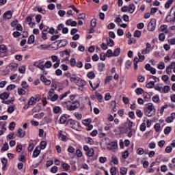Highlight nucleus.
Segmentation results:
<instances>
[{"label": "nucleus", "mask_w": 175, "mask_h": 175, "mask_svg": "<svg viewBox=\"0 0 175 175\" xmlns=\"http://www.w3.org/2000/svg\"><path fill=\"white\" fill-rule=\"evenodd\" d=\"M62 106L68 111H73L80 107V103L79 101H65L62 103Z\"/></svg>", "instance_id": "nucleus-1"}, {"label": "nucleus", "mask_w": 175, "mask_h": 175, "mask_svg": "<svg viewBox=\"0 0 175 175\" xmlns=\"http://www.w3.org/2000/svg\"><path fill=\"white\" fill-rule=\"evenodd\" d=\"M144 113L147 117H154L155 113H157V109H155L154 104L151 103L146 104Z\"/></svg>", "instance_id": "nucleus-2"}, {"label": "nucleus", "mask_w": 175, "mask_h": 175, "mask_svg": "<svg viewBox=\"0 0 175 175\" xmlns=\"http://www.w3.org/2000/svg\"><path fill=\"white\" fill-rule=\"evenodd\" d=\"M69 94H70V92H66L64 94H61L60 96H58V94H53L51 97L47 98L48 100H51V102H57V100H58V99H59V100H63V99L64 98H66V96H68V95H69Z\"/></svg>", "instance_id": "nucleus-3"}, {"label": "nucleus", "mask_w": 175, "mask_h": 175, "mask_svg": "<svg viewBox=\"0 0 175 175\" xmlns=\"http://www.w3.org/2000/svg\"><path fill=\"white\" fill-rule=\"evenodd\" d=\"M156 27H157V19L152 18L150 20V21L148 24V31H150V32H153V31H155Z\"/></svg>", "instance_id": "nucleus-4"}, {"label": "nucleus", "mask_w": 175, "mask_h": 175, "mask_svg": "<svg viewBox=\"0 0 175 175\" xmlns=\"http://www.w3.org/2000/svg\"><path fill=\"white\" fill-rule=\"evenodd\" d=\"M174 13L173 15H174V18H172V15L169 14L166 18H165V20L167 21V23H175V5L173 6L172 8H171V10H170V13Z\"/></svg>", "instance_id": "nucleus-5"}, {"label": "nucleus", "mask_w": 175, "mask_h": 175, "mask_svg": "<svg viewBox=\"0 0 175 175\" xmlns=\"http://www.w3.org/2000/svg\"><path fill=\"white\" fill-rule=\"evenodd\" d=\"M109 146L107 148V150H109V151H113V150H117V147H118V145L116 142H111Z\"/></svg>", "instance_id": "nucleus-6"}, {"label": "nucleus", "mask_w": 175, "mask_h": 175, "mask_svg": "<svg viewBox=\"0 0 175 175\" xmlns=\"http://www.w3.org/2000/svg\"><path fill=\"white\" fill-rule=\"evenodd\" d=\"M12 14H13L12 13V11H10V10L6 11V12L3 14V18L5 20H10V18H12Z\"/></svg>", "instance_id": "nucleus-7"}, {"label": "nucleus", "mask_w": 175, "mask_h": 175, "mask_svg": "<svg viewBox=\"0 0 175 175\" xmlns=\"http://www.w3.org/2000/svg\"><path fill=\"white\" fill-rule=\"evenodd\" d=\"M40 79L46 85H50V84H51V81L50 79H47L44 75H41Z\"/></svg>", "instance_id": "nucleus-8"}, {"label": "nucleus", "mask_w": 175, "mask_h": 175, "mask_svg": "<svg viewBox=\"0 0 175 175\" xmlns=\"http://www.w3.org/2000/svg\"><path fill=\"white\" fill-rule=\"evenodd\" d=\"M8 67L12 72H14L15 70H17V68H18V64L17 63H11L8 65Z\"/></svg>", "instance_id": "nucleus-9"}, {"label": "nucleus", "mask_w": 175, "mask_h": 175, "mask_svg": "<svg viewBox=\"0 0 175 175\" xmlns=\"http://www.w3.org/2000/svg\"><path fill=\"white\" fill-rule=\"evenodd\" d=\"M75 84H77L78 85V87H84L87 84V83L85 82V81H84L80 78H78Z\"/></svg>", "instance_id": "nucleus-10"}, {"label": "nucleus", "mask_w": 175, "mask_h": 175, "mask_svg": "<svg viewBox=\"0 0 175 175\" xmlns=\"http://www.w3.org/2000/svg\"><path fill=\"white\" fill-rule=\"evenodd\" d=\"M6 51V46L4 44L0 45V57H5V53Z\"/></svg>", "instance_id": "nucleus-11"}, {"label": "nucleus", "mask_w": 175, "mask_h": 175, "mask_svg": "<svg viewBox=\"0 0 175 175\" xmlns=\"http://www.w3.org/2000/svg\"><path fill=\"white\" fill-rule=\"evenodd\" d=\"M53 111L55 114H61L62 113V108L59 106L53 107Z\"/></svg>", "instance_id": "nucleus-12"}, {"label": "nucleus", "mask_w": 175, "mask_h": 175, "mask_svg": "<svg viewBox=\"0 0 175 175\" xmlns=\"http://www.w3.org/2000/svg\"><path fill=\"white\" fill-rule=\"evenodd\" d=\"M44 62H40L39 63L36 62L33 64L34 66H36V68H38V69H40V70H44Z\"/></svg>", "instance_id": "nucleus-13"}, {"label": "nucleus", "mask_w": 175, "mask_h": 175, "mask_svg": "<svg viewBox=\"0 0 175 175\" xmlns=\"http://www.w3.org/2000/svg\"><path fill=\"white\" fill-rule=\"evenodd\" d=\"M16 136L18 137H24V136H25V131H24L22 129H19L16 133Z\"/></svg>", "instance_id": "nucleus-14"}, {"label": "nucleus", "mask_w": 175, "mask_h": 175, "mask_svg": "<svg viewBox=\"0 0 175 175\" xmlns=\"http://www.w3.org/2000/svg\"><path fill=\"white\" fill-rule=\"evenodd\" d=\"M90 87L92 88L93 91H95L96 88H99V86L100 85V81H98L97 83L95 84L94 85L92 84V82L91 81H89Z\"/></svg>", "instance_id": "nucleus-15"}, {"label": "nucleus", "mask_w": 175, "mask_h": 175, "mask_svg": "<svg viewBox=\"0 0 175 175\" xmlns=\"http://www.w3.org/2000/svg\"><path fill=\"white\" fill-rule=\"evenodd\" d=\"M57 42H58L57 46H59V47H65V46L68 44V40H60Z\"/></svg>", "instance_id": "nucleus-16"}, {"label": "nucleus", "mask_w": 175, "mask_h": 175, "mask_svg": "<svg viewBox=\"0 0 175 175\" xmlns=\"http://www.w3.org/2000/svg\"><path fill=\"white\" fill-rule=\"evenodd\" d=\"M36 102H38V99L36 98L31 97L29 99L28 105H29L30 106H33V105L36 104Z\"/></svg>", "instance_id": "nucleus-17"}, {"label": "nucleus", "mask_w": 175, "mask_h": 175, "mask_svg": "<svg viewBox=\"0 0 175 175\" xmlns=\"http://www.w3.org/2000/svg\"><path fill=\"white\" fill-rule=\"evenodd\" d=\"M63 55H66L64 59L62 60V62H66V61H69V57H70V53L69 51H65L64 52L62 53Z\"/></svg>", "instance_id": "nucleus-18"}, {"label": "nucleus", "mask_w": 175, "mask_h": 175, "mask_svg": "<svg viewBox=\"0 0 175 175\" xmlns=\"http://www.w3.org/2000/svg\"><path fill=\"white\" fill-rule=\"evenodd\" d=\"M51 66H53V63L51 62V61L48 60L44 64V70H45V69H50Z\"/></svg>", "instance_id": "nucleus-19"}, {"label": "nucleus", "mask_w": 175, "mask_h": 175, "mask_svg": "<svg viewBox=\"0 0 175 175\" xmlns=\"http://www.w3.org/2000/svg\"><path fill=\"white\" fill-rule=\"evenodd\" d=\"M29 144L28 146V151L31 152L33 150V148H35V144H33V140L30 139L29 142Z\"/></svg>", "instance_id": "nucleus-20"}, {"label": "nucleus", "mask_w": 175, "mask_h": 175, "mask_svg": "<svg viewBox=\"0 0 175 175\" xmlns=\"http://www.w3.org/2000/svg\"><path fill=\"white\" fill-rule=\"evenodd\" d=\"M106 41L107 46H109V47H113V46H114V41L111 40V38L108 37L106 38Z\"/></svg>", "instance_id": "nucleus-21"}, {"label": "nucleus", "mask_w": 175, "mask_h": 175, "mask_svg": "<svg viewBox=\"0 0 175 175\" xmlns=\"http://www.w3.org/2000/svg\"><path fill=\"white\" fill-rule=\"evenodd\" d=\"M128 6H129V13H131L132 14V13L135 12V9H136V7L133 3H131Z\"/></svg>", "instance_id": "nucleus-22"}, {"label": "nucleus", "mask_w": 175, "mask_h": 175, "mask_svg": "<svg viewBox=\"0 0 175 175\" xmlns=\"http://www.w3.org/2000/svg\"><path fill=\"white\" fill-rule=\"evenodd\" d=\"M169 106L167 105H165L162 107H161L159 109L158 111L160 114V116H162V114H163V111H165V109H167Z\"/></svg>", "instance_id": "nucleus-23"}, {"label": "nucleus", "mask_w": 175, "mask_h": 175, "mask_svg": "<svg viewBox=\"0 0 175 175\" xmlns=\"http://www.w3.org/2000/svg\"><path fill=\"white\" fill-rule=\"evenodd\" d=\"M80 127V122L75 121L74 122L72 126H71L72 129H75V131H79V128Z\"/></svg>", "instance_id": "nucleus-24"}, {"label": "nucleus", "mask_w": 175, "mask_h": 175, "mask_svg": "<svg viewBox=\"0 0 175 175\" xmlns=\"http://www.w3.org/2000/svg\"><path fill=\"white\" fill-rule=\"evenodd\" d=\"M8 98H9V93L3 92L0 94V99H1V100H5L8 99Z\"/></svg>", "instance_id": "nucleus-25"}, {"label": "nucleus", "mask_w": 175, "mask_h": 175, "mask_svg": "<svg viewBox=\"0 0 175 175\" xmlns=\"http://www.w3.org/2000/svg\"><path fill=\"white\" fill-rule=\"evenodd\" d=\"M173 2H174V0H168L165 4V9H170V6L173 5Z\"/></svg>", "instance_id": "nucleus-26"}, {"label": "nucleus", "mask_w": 175, "mask_h": 175, "mask_svg": "<svg viewBox=\"0 0 175 175\" xmlns=\"http://www.w3.org/2000/svg\"><path fill=\"white\" fill-rule=\"evenodd\" d=\"M170 91V87L165 85L163 88H161V94H167Z\"/></svg>", "instance_id": "nucleus-27"}, {"label": "nucleus", "mask_w": 175, "mask_h": 175, "mask_svg": "<svg viewBox=\"0 0 175 175\" xmlns=\"http://www.w3.org/2000/svg\"><path fill=\"white\" fill-rule=\"evenodd\" d=\"M27 43H28V44H32L33 43H35V36L31 35L29 37Z\"/></svg>", "instance_id": "nucleus-28"}, {"label": "nucleus", "mask_w": 175, "mask_h": 175, "mask_svg": "<svg viewBox=\"0 0 175 175\" xmlns=\"http://www.w3.org/2000/svg\"><path fill=\"white\" fill-rule=\"evenodd\" d=\"M55 90H57V86H55V88H51V89L48 92L47 98H50L52 95H54V91H55Z\"/></svg>", "instance_id": "nucleus-29"}, {"label": "nucleus", "mask_w": 175, "mask_h": 175, "mask_svg": "<svg viewBox=\"0 0 175 175\" xmlns=\"http://www.w3.org/2000/svg\"><path fill=\"white\" fill-rule=\"evenodd\" d=\"M95 94H96V97L97 98V100H98V102L102 103V100H103V96L98 93V92H96Z\"/></svg>", "instance_id": "nucleus-30"}, {"label": "nucleus", "mask_w": 175, "mask_h": 175, "mask_svg": "<svg viewBox=\"0 0 175 175\" xmlns=\"http://www.w3.org/2000/svg\"><path fill=\"white\" fill-rule=\"evenodd\" d=\"M148 79L149 80H154L153 81L154 83H158L159 81V78L154 76V75H148Z\"/></svg>", "instance_id": "nucleus-31"}, {"label": "nucleus", "mask_w": 175, "mask_h": 175, "mask_svg": "<svg viewBox=\"0 0 175 175\" xmlns=\"http://www.w3.org/2000/svg\"><path fill=\"white\" fill-rule=\"evenodd\" d=\"M85 140L86 143H88V144H90L91 146H92V144H94V139L92 138H91L90 137H85Z\"/></svg>", "instance_id": "nucleus-32"}, {"label": "nucleus", "mask_w": 175, "mask_h": 175, "mask_svg": "<svg viewBox=\"0 0 175 175\" xmlns=\"http://www.w3.org/2000/svg\"><path fill=\"white\" fill-rule=\"evenodd\" d=\"M121 54V49L117 48L113 51V57H118Z\"/></svg>", "instance_id": "nucleus-33"}, {"label": "nucleus", "mask_w": 175, "mask_h": 175, "mask_svg": "<svg viewBox=\"0 0 175 175\" xmlns=\"http://www.w3.org/2000/svg\"><path fill=\"white\" fill-rule=\"evenodd\" d=\"M118 172V170H117V167H112L110 169V173L111 175H117V172Z\"/></svg>", "instance_id": "nucleus-34"}, {"label": "nucleus", "mask_w": 175, "mask_h": 175, "mask_svg": "<svg viewBox=\"0 0 175 175\" xmlns=\"http://www.w3.org/2000/svg\"><path fill=\"white\" fill-rule=\"evenodd\" d=\"M135 92L137 94V95H142V94H144V90L141 88H137L135 89Z\"/></svg>", "instance_id": "nucleus-35"}, {"label": "nucleus", "mask_w": 175, "mask_h": 175, "mask_svg": "<svg viewBox=\"0 0 175 175\" xmlns=\"http://www.w3.org/2000/svg\"><path fill=\"white\" fill-rule=\"evenodd\" d=\"M154 85H155V82L154 81H150L146 84V88H154Z\"/></svg>", "instance_id": "nucleus-36"}, {"label": "nucleus", "mask_w": 175, "mask_h": 175, "mask_svg": "<svg viewBox=\"0 0 175 175\" xmlns=\"http://www.w3.org/2000/svg\"><path fill=\"white\" fill-rule=\"evenodd\" d=\"M79 78V77H77L76 75H73L70 76V81H72V83H76Z\"/></svg>", "instance_id": "nucleus-37"}, {"label": "nucleus", "mask_w": 175, "mask_h": 175, "mask_svg": "<svg viewBox=\"0 0 175 175\" xmlns=\"http://www.w3.org/2000/svg\"><path fill=\"white\" fill-rule=\"evenodd\" d=\"M144 98L145 99L146 102H150L151 100V96L148 93H144Z\"/></svg>", "instance_id": "nucleus-38"}, {"label": "nucleus", "mask_w": 175, "mask_h": 175, "mask_svg": "<svg viewBox=\"0 0 175 175\" xmlns=\"http://www.w3.org/2000/svg\"><path fill=\"white\" fill-rule=\"evenodd\" d=\"M152 100H153L154 103H159V102H161V100L159 99V96L158 95L154 96L152 98Z\"/></svg>", "instance_id": "nucleus-39"}, {"label": "nucleus", "mask_w": 175, "mask_h": 175, "mask_svg": "<svg viewBox=\"0 0 175 175\" xmlns=\"http://www.w3.org/2000/svg\"><path fill=\"white\" fill-rule=\"evenodd\" d=\"M66 120H68V118H66V115H63L59 119L60 124H65L66 122Z\"/></svg>", "instance_id": "nucleus-40"}, {"label": "nucleus", "mask_w": 175, "mask_h": 175, "mask_svg": "<svg viewBox=\"0 0 175 175\" xmlns=\"http://www.w3.org/2000/svg\"><path fill=\"white\" fill-rule=\"evenodd\" d=\"M75 121L73 120V119H69L67 122H66V125H68V126H70V128H72V125L75 124Z\"/></svg>", "instance_id": "nucleus-41"}, {"label": "nucleus", "mask_w": 175, "mask_h": 175, "mask_svg": "<svg viewBox=\"0 0 175 175\" xmlns=\"http://www.w3.org/2000/svg\"><path fill=\"white\" fill-rule=\"evenodd\" d=\"M62 166L63 169H64V170H66V172H68V170H69L70 169V165H69V164H68L66 163H63Z\"/></svg>", "instance_id": "nucleus-42"}, {"label": "nucleus", "mask_w": 175, "mask_h": 175, "mask_svg": "<svg viewBox=\"0 0 175 175\" xmlns=\"http://www.w3.org/2000/svg\"><path fill=\"white\" fill-rule=\"evenodd\" d=\"M40 154V150L36 148L33 152V157L34 158H37V157H39V154Z\"/></svg>", "instance_id": "nucleus-43"}, {"label": "nucleus", "mask_w": 175, "mask_h": 175, "mask_svg": "<svg viewBox=\"0 0 175 175\" xmlns=\"http://www.w3.org/2000/svg\"><path fill=\"white\" fill-rule=\"evenodd\" d=\"M91 122H92V120H91V118L85 119L82 121V124H83V125H88L91 124Z\"/></svg>", "instance_id": "nucleus-44"}, {"label": "nucleus", "mask_w": 175, "mask_h": 175, "mask_svg": "<svg viewBox=\"0 0 175 175\" xmlns=\"http://www.w3.org/2000/svg\"><path fill=\"white\" fill-rule=\"evenodd\" d=\"M105 64L103 63H99L98 64V70L99 72H103V70H105Z\"/></svg>", "instance_id": "nucleus-45"}, {"label": "nucleus", "mask_w": 175, "mask_h": 175, "mask_svg": "<svg viewBox=\"0 0 175 175\" xmlns=\"http://www.w3.org/2000/svg\"><path fill=\"white\" fill-rule=\"evenodd\" d=\"M14 128H16V122H12L9 124L10 131H14Z\"/></svg>", "instance_id": "nucleus-46"}, {"label": "nucleus", "mask_w": 175, "mask_h": 175, "mask_svg": "<svg viewBox=\"0 0 175 175\" xmlns=\"http://www.w3.org/2000/svg\"><path fill=\"white\" fill-rule=\"evenodd\" d=\"M95 151L94 150L93 148H90L88 152H87V155L88 157H94Z\"/></svg>", "instance_id": "nucleus-47"}, {"label": "nucleus", "mask_w": 175, "mask_h": 175, "mask_svg": "<svg viewBox=\"0 0 175 175\" xmlns=\"http://www.w3.org/2000/svg\"><path fill=\"white\" fill-rule=\"evenodd\" d=\"M172 132V126H167L165 129H164V133L165 135H169V133H170Z\"/></svg>", "instance_id": "nucleus-48"}, {"label": "nucleus", "mask_w": 175, "mask_h": 175, "mask_svg": "<svg viewBox=\"0 0 175 175\" xmlns=\"http://www.w3.org/2000/svg\"><path fill=\"white\" fill-rule=\"evenodd\" d=\"M155 132H159L161 131V124L159 123H156L154 126Z\"/></svg>", "instance_id": "nucleus-49"}, {"label": "nucleus", "mask_w": 175, "mask_h": 175, "mask_svg": "<svg viewBox=\"0 0 175 175\" xmlns=\"http://www.w3.org/2000/svg\"><path fill=\"white\" fill-rule=\"evenodd\" d=\"M8 150H9V144L8 143H5L3 145V147L1 148V152H3L5 151H8Z\"/></svg>", "instance_id": "nucleus-50"}, {"label": "nucleus", "mask_w": 175, "mask_h": 175, "mask_svg": "<svg viewBox=\"0 0 175 175\" xmlns=\"http://www.w3.org/2000/svg\"><path fill=\"white\" fill-rule=\"evenodd\" d=\"M138 57H139V62H143V61L146 59V56L142 55L140 52H138Z\"/></svg>", "instance_id": "nucleus-51"}, {"label": "nucleus", "mask_w": 175, "mask_h": 175, "mask_svg": "<svg viewBox=\"0 0 175 175\" xmlns=\"http://www.w3.org/2000/svg\"><path fill=\"white\" fill-rule=\"evenodd\" d=\"M70 66H72V68H75V66H76V59L71 58L70 60Z\"/></svg>", "instance_id": "nucleus-52"}, {"label": "nucleus", "mask_w": 175, "mask_h": 175, "mask_svg": "<svg viewBox=\"0 0 175 175\" xmlns=\"http://www.w3.org/2000/svg\"><path fill=\"white\" fill-rule=\"evenodd\" d=\"M140 36H142V31L136 30L134 32V38H140Z\"/></svg>", "instance_id": "nucleus-53"}, {"label": "nucleus", "mask_w": 175, "mask_h": 175, "mask_svg": "<svg viewBox=\"0 0 175 175\" xmlns=\"http://www.w3.org/2000/svg\"><path fill=\"white\" fill-rule=\"evenodd\" d=\"M88 79H95V72H94L92 71L90 72L88 74Z\"/></svg>", "instance_id": "nucleus-54"}, {"label": "nucleus", "mask_w": 175, "mask_h": 175, "mask_svg": "<svg viewBox=\"0 0 175 175\" xmlns=\"http://www.w3.org/2000/svg\"><path fill=\"white\" fill-rule=\"evenodd\" d=\"M137 154L138 155H143V154H144V149H143V148H139L137 150Z\"/></svg>", "instance_id": "nucleus-55"}, {"label": "nucleus", "mask_w": 175, "mask_h": 175, "mask_svg": "<svg viewBox=\"0 0 175 175\" xmlns=\"http://www.w3.org/2000/svg\"><path fill=\"white\" fill-rule=\"evenodd\" d=\"M129 131H130L127 135V136L129 137H131V136H133V133H135V131L134 129H131V128H129Z\"/></svg>", "instance_id": "nucleus-56"}, {"label": "nucleus", "mask_w": 175, "mask_h": 175, "mask_svg": "<svg viewBox=\"0 0 175 175\" xmlns=\"http://www.w3.org/2000/svg\"><path fill=\"white\" fill-rule=\"evenodd\" d=\"M115 23L118 24L120 25V23H122V19L120 17V15H118L114 20Z\"/></svg>", "instance_id": "nucleus-57"}, {"label": "nucleus", "mask_w": 175, "mask_h": 175, "mask_svg": "<svg viewBox=\"0 0 175 175\" xmlns=\"http://www.w3.org/2000/svg\"><path fill=\"white\" fill-rule=\"evenodd\" d=\"M113 51L111 49H109L107 53H106V57H113Z\"/></svg>", "instance_id": "nucleus-58"}, {"label": "nucleus", "mask_w": 175, "mask_h": 175, "mask_svg": "<svg viewBox=\"0 0 175 175\" xmlns=\"http://www.w3.org/2000/svg\"><path fill=\"white\" fill-rule=\"evenodd\" d=\"M14 88H16V85L10 84L7 87L6 90L7 91H12Z\"/></svg>", "instance_id": "nucleus-59"}, {"label": "nucleus", "mask_w": 175, "mask_h": 175, "mask_svg": "<svg viewBox=\"0 0 175 175\" xmlns=\"http://www.w3.org/2000/svg\"><path fill=\"white\" fill-rule=\"evenodd\" d=\"M164 68H165V63L159 62L158 65V69H160V70H163Z\"/></svg>", "instance_id": "nucleus-60"}, {"label": "nucleus", "mask_w": 175, "mask_h": 175, "mask_svg": "<svg viewBox=\"0 0 175 175\" xmlns=\"http://www.w3.org/2000/svg\"><path fill=\"white\" fill-rule=\"evenodd\" d=\"M136 116H137L139 118H142L143 117V112H142V110L137 109Z\"/></svg>", "instance_id": "nucleus-61"}, {"label": "nucleus", "mask_w": 175, "mask_h": 175, "mask_svg": "<svg viewBox=\"0 0 175 175\" xmlns=\"http://www.w3.org/2000/svg\"><path fill=\"white\" fill-rule=\"evenodd\" d=\"M128 170L126 167L120 168V174L125 175L126 174Z\"/></svg>", "instance_id": "nucleus-62"}, {"label": "nucleus", "mask_w": 175, "mask_h": 175, "mask_svg": "<svg viewBox=\"0 0 175 175\" xmlns=\"http://www.w3.org/2000/svg\"><path fill=\"white\" fill-rule=\"evenodd\" d=\"M18 95H25V90L23 88L18 89Z\"/></svg>", "instance_id": "nucleus-63"}, {"label": "nucleus", "mask_w": 175, "mask_h": 175, "mask_svg": "<svg viewBox=\"0 0 175 175\" xmlns=\"http://www.w3.org/2000/svg\"><path fill=\"white\" fill-rule=\"evenodd\" d=\"M168 44L171 46H173L175 44V38H171L167 40Z\"/></svg>", "instance_id": "nucleus-64"}]
</instances>
